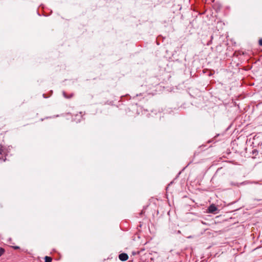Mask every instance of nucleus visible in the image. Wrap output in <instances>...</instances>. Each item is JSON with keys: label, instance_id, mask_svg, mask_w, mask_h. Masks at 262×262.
<instances>
[{"label": "nucleus", "instance_id": "3", "mask_svg": "<svg viewBox=\"0 0 262 262\" xmlns=\"http://www.w3.org/2000/svg\"><path fill=\"white\" fill-rule=\"evenodd\" d=\"M52 258L51 257H49L46 256L45 257V262H51L52 261Z\"/></svg>", "mask_w": 262, "mask_h": 262}, {"label": "nucleus", "instance_id": "1", "mask_svg": "<svg viewBox=\"0 0 262 262\" xmlns=\"http://www.w3.org/2000/svg\"><path fill=\"white\" fill-rule=\"evenodd\" d=\"M119 258L121 261H126L128 258V256L126 253H123L119 255Z\"/></svg>", "mask_w": 262, "mask_h": 262}, {"label": "nucleus", "instance_id": "2", "mask_svg": "<svg viewBox=\"0 0 262 262\" xmlns=\"http://www.w3.org/2000/svg\"><path fill=\"white\" fill-rule=\"evenodd\" d=\"M208 210L209 212L213 213L217 210V208L214 205L212 204L209 207Z\"/></svg>", "mask_w": 262, "mask_h": 262}, {"label": "nucleus", "instance_id": "7", "mask_svg": "<svg viewBox=\"0 0 262 262\" xmlns=\"http://www.w3.org/2000/svg\"><path fill=\"white\" fill-rule=\"evenodd\" d=\"M3 148H2V146H0V155H2V153H3Z\"/></svg>", "mask_w": 262, "mask_h": 262}, {"label": "nucleus", "instance_id": "8", "mask_svg": "<svg viewBox=\"0 0 262 262\" xmlns=\"http://www.w3.org/2000/svg\"><path fill=\"white\" fill-rule=\"evenodd\" d=\"M14 249H19V247L18 246H15V247H14Z\"/></svg>", "mask_w": 262, "mask_h": 262}, {"label": "nucleus", "instance_id": "9", "mask_svg": "<svg viewBox=\"0 0 262 262\" xmlns=\"http://www.w3.org/2000/svg\"><path fill=\"white\" fill-rule=\"evenodd\" d=\"M192 236H188L187 238H192Z\"/></svg>", "mask_w": 262, "mask_h": 262}, {"label": "nucleus", "instance_id": "10", "mask_svg": "<svg viewBox=\"0 0 262 262\" xmlns=\"http://www.w3.org/2000/svg\"><path fill=\"white\" fill-rule=\"evenodd\" d=\"M6 159L5 158V159H4L3 160H4V161H6Z\"/></svg>", "mask_w": 262, "mask_h": 262}, {"label": "nucleus", "instance_id": "5", "mask_svg": "<svg viewBox=\"0 0 262 262\" xmlns=\"http://www.w3.org/2000/svg\"><path fill=\"white\" fill-rule=\"evenodd\" d=\"M4 249L3 248H0V256H1L3 253H4Z\"/></svg>", "mask_w": 262, "mask_h": 262}, {"label": "nucleus", "instance_id": "6", "mask_svg": "<svg viewBox=\"0 0 262 262\" xmlns=\"http://www.w3.org/2000/svg\"><path fill=\"white\" fill-rule=\"evenodd\" d=\"M258 42H259V45L260 46H262V39H260L259 40Z\"/></svg>", "mask_w": 262, "mask_h": 262}, {"label": "nucleus", "instance_id": "11", "mask_svg": "<svg viewBox=\"0 0 262 262\" xmlns=\"http://www.w3.org/2000/svg\"><path fill=\"white\" fill-rule=\"evenodd\" d=\"M1 159V158H0V160Z\"/></svg>", "mask_w": 262, "mask_h": 262}, {"label": "nucleus", "instance_id": "4", "mask_svg": "<svg viewBox=\"0 0 262 262\" xmlns=\"http://www.w3.org/2000/svg\"><path fill=\"white\" fill-rule=\"evenodd\" d=\"M63 93V96H64L65 98H71V97H72V96H73V95H72V94H71V95H70V97H68V96L66 95V93H65L64 92H63V93Z\"/></svg>", "mask_w": 262, "mask_h": 262}]
</instances>
